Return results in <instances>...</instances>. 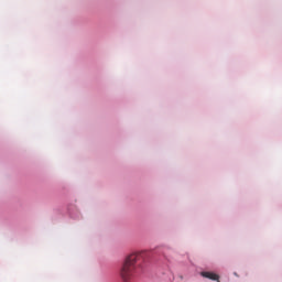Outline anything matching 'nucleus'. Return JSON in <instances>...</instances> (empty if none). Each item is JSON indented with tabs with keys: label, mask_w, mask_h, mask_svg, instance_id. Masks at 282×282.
<instances>
[{
	"label": "nucleus",
	"mask_w": 282,
	"mask_h": 282,
	"mask_svg": "<svg viewBox=\"0 0 282 282\" xmlns=\"http://www.w3.org/2000/svg\"><path fill=\"white\" fill-rule=\"evenodd\" d=\"M138 261H140V254L138 253H131L126 258L119 272L121 281L129 282L130 279H133L140 272Z\"/></svg>",
	"instance_id": "f257e3e1"
},
{
	"label": "nucleus",
	"mask_w": 282,
	"mask_h": 282,
	"mask_svg": "<svg viewBox=\"0 0 282 282\" xmlns=\"http://www.w3.org/2000/svg\"><path fill=\"white\" fill-rule=\"evenodd\" d=\"M200 276H204V279H210V281H219V275L214 272L203 271L200 272Z\"/></svg>",
	"instance_id": "f03ea898"
}]
</instances>
